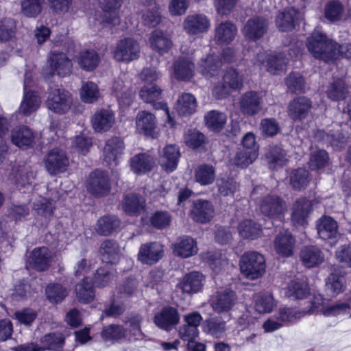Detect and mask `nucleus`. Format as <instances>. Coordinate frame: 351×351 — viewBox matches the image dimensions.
<instances>
[{
	"label": "nucleus",
	"mask_w": 351,
	"mask_h": 351,
	"mask_svg": "<svg viewBox=\"0 0 351 351\" xmlns=\"http://www.w3.org/2000/svg\"><path fill=\"white\" fill-rule=\"evenodd\" d=\"M108 176L104 172L95 171L89 176L87 182L88 191L95 196H104L110 192Z\"/></svg>",
	"instance_id": "15"
},
{
	"label": "nucleus",
	"mask_w": 351,
	"mask_h": 351,
	"mask_svg": "<svg viewBox=\"0 0 351 351\" xmlns=\"http://www.w3.org/2000/svg\"><path fill=\"white\" fill-rule=\"evenodd\" d=\"M324 16L328 21L332 23L347 19L344 7L338 0L329 1L326 4Z\"/></svg>",
	"instance_id": "43"
},
{
	"label": "nucleus",
	"mask_w": 351,
	"mask_h": 351,
	"mask_svg": "<svg viewBox=\"0 0 351 351\" xmlns=\"http://www.w3.org/2000/svg\"><path fill=\"white\" fill-rule=\"evenodd\" d=\"M240 268L248 279H257L265 273V259L257 252H245L241 258Z\"/></svg>",
	"instance_id": "3"
},
{
	"label": "nucleus",
	"mask_w": 351,
	"mask_h": 351,
	"mask_svg": "<svg viewBox=\"0 0 351 351\" xmlns=\"http://www.w3.org/2000/svg\"><path fill=\"white\" fill-rule=\"evenodd\" d=\"M210 23L208 17L202 14L188 15L184 22L183 27L186 33L195 35L208 30Z\"/></svg>",
	"instance_id": "18"
},
{
	"label": "nucleus",
	"mask_w": 351,
	"mask_h": 351,
	"mask_svg": "<svg viewBox=\"0 0 351 351\" xmlns=\"http://www.w3.org/2000/svg\"><path fill=\"white\" fill-rule=\"evenodd\" d=\"M299 12L294 8L285 9L276 16V23L282 32L291 31L299 19Z\"/></svg>",
	"instance_id": "37"
},
{
	"label": "nucleus",
	"mask_w": 351,
	"mask_h": 351,
	"mask_svg": "<svg viewBox=\"0 0 351 351\" xmlns=\"http://www.w3.org/2000/svg\"><path fill=\"white\" fill-rule=\"evenodd\" d=\"M45 163L50 174H58L66 171L69 165V159L64 151L53 149L47 154Z\"/></svg>",
	"instance_id": "16"
},
{
	"label": "nucleus",
	"mask_w": 351,
	"mask_h": 351,
	"mask_svg": "<svg viewBox=\"0 0 351 351\" xmlns=\"http://www.w3.org/2000/svg\"><path fill=\"white\" fill-rule=\"evenodd\" d=\"M326 93L327 97L331 100H343L348 94V86L343 80L338 79L328 86Z\"/></svg>",
	"instance_id": "52"
},
{
	"label": "nucleus",
	"mask_w": 351,
	"mask_h": 351,
	"mask_svg": "<svg viewBox=\"0 0 351 351\" xmlns=\"http://www.w3.org/2000/svg\"><path fill=\"white\" fill-rule=\"evenodd\" d=\"M41 99L37 93L27 90V79L24 81V94L19 111L24 115H30L40 107Z\"/></svg>",
	"instance_id": "29"
},
{
	"label": "nucleus",
	"mask_w": 351,
	"mask_h": 351,
	"mask_svg": "<svg viewBox=\"0 0 351 351\" xmlns=\"http://www.w3.org/2000/svg\"><path fill=\"white\" fill-rule=\"evenodd\" d=\"M302 265L308 268L318 266L323 263L324 255L320 249L314 245L304 247L300 252Z\"/></svg>",
	"instance_id": "36"
},
{
	"label": "nucleus",
	"mask_w": 351,
	"mask_h": 351,
	"mask_svg": "<svg viewBox=\"0 0 351 351\" xmlns=\"http://www.w3.org/2000/svg\"><path fill=\"white\" fill-rule=\"evenodd\" d=\"M350 305L347 302H339L329 306L324 305L321 295H316L311 304V312L322 313L325 316L344 315L349 313Z\"/></svg>",
	"instance_id": "11"
},
{
	"label": "nucleus",
	"mask_w": 351,
	"mask_h": 351,
	"mask_svg": "<svg viewBox=\"0 0 351 351\" xmlns=\"http://www.w3.org/2000/svg\"><path fill=\"white\" fill-rule=\"evenodd\" d=\"M34 132L27 126H18L11 132V140L13 144L21 149H27L34 143Z\"/></svg>",
	"instance_id": "26"
},
{
	"label": "nucleus",
	"mask_w": 351,
	"mask_h": 351,
	"mask_svg": "<svg viewBox=\"0 0 351 351\" xmlns=\"http://www.w3.org/2000/svg\"><path fill=\"white\" fill-rule=\"evenodd\" d=\"M136 129L146 136H152L156 128L155 116L147 111L139 112L136 117Z\"/></svg>",
	"instance_id": "42"
},
{
	"label": "nucleus",
	"mask_w": 351,
	"mask_h": 351,
	"mask_svg": "<svg viewBox=\"0 0 351 351\" xmlns=\"http://www.w3.org/2000/svg\"><path fill=\"white\" fill-rule=\"evenodd\" d=\"M267 28V21L263 18L256 17L248 20L242 31L246 38L255 40L264 35Z\"/></svg>",
	"instance_id": "33"
},
{
	"label": "nucleus",
	"mask_w": 351,
	"mask_h": 351,
	"mask_svg": "<svg viewBox=\"0 0 351 351\" xmlns=\"http://www.w3.org/2000/svg\"><path fill=\"white\" fill-rule=\"evenodd\" d=\"M238 231L242 238L250 240L258 238L262 234L261 226L250 219L241 221L239 224Z\"/></svg>",
	"instance_id": "48"
},
{
	"label": "nucleus",
	"mask_w": 351,
	"mask_h": 351,
	"mask_svg": "<svg viewBox=\"0 0 351 351\" xmlns=\"http://www.w3.org/2000/svg\"><path fill=\"white\" fill-rule=\"evenodd\" d=\"M154 163V157L146 153L135 154L130 160L131 170L138 175L145 174L150 171Z\"/></svg>",
	"instance_id": "34"
},
{
	"label": "nucleus",
	"mask_w": 351,
	"mask_h": 351,
	"mask_svg": "<svg viewBox=\"0 0 351 351\" xmlns=\"http://www.w3.org/2000/svg\"><path fill=\"white\" fill-rule=\"evenodd\" d=\"M206 126L213 131H220L226 123V115L217 110H211L204 117Z\"/></svg>",
	"instance_id": "55"
},
{
	"label": "nucleus",
	"mask_w": 351,
	"mask_h": 351,
	"mask_svg": "<svg viewBox=\"0 0 351 351\" xmlns=\"http://www.w3.org/2000/svg\"><path fill=\"white\" fill-rule=\"evenodd\" d=\"M205 136L195 129L188 130L184 136L185 144L193 149L201 147L205 143Z\"/></svg>",
	"instance_id": "64"
},
{
	"label": "nucleus",
	"mask_w": 351,
	"mask_h": 351,
	"mask_svg": "<svg viewBox=\"0 0 351 351\" xmlns=\"http://www.w3.org/2000/svg\"><path fill=\"white\" fill-rule=\"evenodd\" d=\"M254 308L260 314L271 313L276 306L277 302L269 292H261L254 296Z\"/></svg>",
	"instance_id": "38"
},
{
	"label": "nucleus",
	"mask_w": 351,
	"mask_h": 351,
	"mask_svg": "<svg viewBox=\"0 0 351 351\" xmlns=\"http://www.w3.org/2000/svg\"><path fill=\"white\" fill-rule=\"evenodd\" d=\"M197 108V100L190 93H183L178 99L176 110L179 114L182 116L190 115L194 113Z\"/></svg>",
	"instance_id": "45"
},
{
	"label": "nucleus",
	"mask_w": 351,
	"mask_h": 351,
	"mask_svg": "<svg viewBox=\"0 0 351 351\" xmlns=\"http://www.w3.org/2000/svg\"><path fill=\"white\" fill-rule=\"evenodd\" d=\"M286 156L285 151L281 147L278 146L271 147L266 154L269 167L274 169L282 167L287 160Z\"/></svg>",
	"instance_id": "58"
},
{
	"label": "nucleus",
	"mask_w": 351,
	"mask_h": 351,
	"mask_svg": "<svg viewBox=\"0 0 351 351\" xmlns=\"http://www.w3.org/2000/svg\"><path fill=\"white\" fill-rule=\"evenodd\" d=\"M100 8L104 12L100 23L106 27L112 28L120 23L119 10L123 0H98Z\"/></svg>",
	"instance_id": "8"
},
{
	"label": "nucleus",
	"mask_w": 351,
	"mask_h": 351,
	"mask_svg": "<svg viewBox=\"0 0 351 351\" xmlns=\"http://www.w3.org/2000/svg\"><path fill=\"white\" fill-rule=\"evenodd\" d=\"M120 224L119 220L115 216H104L97 221V231L104 236L111 234L117 230Z\"/></svg>",
	"instance_id": "56"
},
{
	"label": "nucleus",
	"mask_w": 351,
	"mask_h": 351,
	"mask_svg": "<svg viewBox=\"0 0 351 351\" xmlns=\"http://www.w3.org/2000/svg\"><path fill=\"white\" fill-rule=\"evenodd\" d=\"M114 121V114L110 110H99L91 119L93 128L97 132L108 131L113 126Z\"/></svg>",
	"instance_id": "28"
},
{
	"label": "nucleus",
	"mask_w": 351,
	"mask_h": 351,
	"mask_svg": "<svg viewBox=\"0 0 351 351\" xmlns=\"http://www.w3.org/2000/svg\"><path fill=\"white\" fill-rule=\"evenodd\" d=\"M326 285L327 289L337 295L343 292L346 288L345 277L342 274L333 272L328 276Z\"/></svg>",
	"instance_id": "61"
},
{
	"label": "nucleus",
	"mask_w": 351,
	"mask_h": 351,
	"mask_svg": "<svg viewBox=\"0 0 351 351\" xmlns=\"http://www.w3.org/2000/svg\"><path fill=\"white\" fill-rule=\"evenodd\" d=\"M337 129L329 134H325L324 131L317 132V137L322 136L323 141H328L331 145L337 149L341 148L347 142L349 135L351 134V128L348 123L336 124Z\"/></svg>",
	"instance_id": "13"
},
{
	"label": "nucleus",
	"mask_w": 351,
	"mask_h": 351,
	"mask_svg": "<svg viewBox=\"0 0 351 351\" xmlns=\"http://www.w3.org/2000/svg\"><path fill=\"white\" fill-rule=\"evenodd\" d=\"M317 234L323 240L335 238L338 233L337 222L332 217L324 215L316 222Z\"/></svg>",
	"instance_id": "32"
},
{
	"label": "nucleus",
	"mask_w": 351,
	"mask_h": 351,
	"mask_svg": "<svg viewBox=\"0 0 351 351\" xmlns=\"http://www.w3.org/2000/svg\"><path fill=\"white\" fill-rule=\"evenodd\" d=\"M180 319L178 311L173 307H165L154 316L155 324L160 328L169 330Z\"/></svg>",
	"instance_id": "24"
},
{
	"label": "nucleus",
	"mask_w": 351,
	"mask_h": 351,
	"mask_svg": "<svg viewBox=\"0 0 351 351\" xmlns=\"http://www.w3.org/2000/svg\"><path fill=\"white\" fill-rule=\"evenodd\" d=\"M214 212V207L209 201L198 199L193 203L191 215L194 221L204 223L213 218Z\"/></svg>",
	"instance_id": "23"
},
{
	"label": "nucleus",
	"mask_w": 351,
	"mask_h": 351,
	"mask_svg": "<svg viewBox=\"0 0 351 351\" xmlns=\"http://www.w3.org/2000/svg\"><path fill=\"white\" fill-rule=\"evenodd\" d=\"M237 34L235 25L229 21H222L215 27L214 39L218 45H228L232 43Z\"/></svg>",
	"instance_id": "21"
},
{
	"label": "nucleus",
	"mask_w": 351,
	"mask_h": 351,
	"mask_svg": "<svg viewBox=\"0 0 351 351\" xmlns=\"http://www.w3.org/2000/svg\"><path fill=\"white\" fill-rule=\"evenodd\" d=\"M311 107L312 102L307 97H296L289 104L288 115L293 121H301L307 117Z\"/></svg>",
	"instance_id": "20"
},
{
	"label": "nucleus",
	"mask_w": 351,
	"mask_h": 351,
	"mask_svg": "<svg viewBox=\"0 0 351 351\" xmlns=\"http://www.w3.org/2000/svg\"><path fill=\"white\" fill-rule=\"evenodd\" d=\"M306 47L316 59L330 62L337 59V43L318 30L314 31L307 38Z\"/></svg>",
	"instance_id": "1"
},
{
	"label": "nucleus",
	"mask_w": 351,
	"mask_h": 351,
	"mask_svg": "<svg viewBox=\"0 0 351 351\" xmlns=\"http://www.w3.org/2000/svg\"><path fill=\"white\" fill-rule=\"evenodd\" d=\"M257 156L258 153L253 150L247 152L245 149L239 148L234 156L231 158V162L234 165L243 168L252 164Z\"/></svg>",
	"instance_id": "60"
},
{
	"label": "nucleus",
	"mask_w": 351,
	"mask_h": 351,
	"mask_svg": "<svg viewBox=\"0 0 351 351\" xmlns=\"http://www.w3.org/2000/svg\"><path fill=\"white\" fill-rule=\"evenodd\" d=\"M149 42L152 48L160 54L167 52L171 47V41L169 36L159 29H156L152 33Z\"/></svg>",
	"instance_id": "44"
},
{
	"label": "nucleus",
	"mask_w": 351,
	"mask_h": 351,
	"mask_svg": "<svg viewBox=\"0 0 351 351\" xmlns=\"http://www.w3.org/2000/svg\"><path fill=\"white\" fill-rule=\"evenodd\" d=\"M236 293L231 290H225L219 292L211 300V306L213 310L217 313H223L229 311L237 301Z\"/></svg>",
	"instance_id": "22"
},
{
	"label": "nucleus",
	"mask_w": 351,
	"mask_h": 351,
	"mask_svg": "<svg viewBox=\"0 0 351 351\" xmlns=\"http://www.w3.org/2000/svg\"><path fill=\"white\" fill-rule=\"evenodd\" d=\"M328 153L324 149L313 151L310 156L308 165L311 169L317 170L324 168L328 162Z\"/></svg>",
	"instance_id": "63"
},
{
	"label": "nucleus",
	"mask_w": 351,
	"mask_h": 351,
	"mask_svg": "<svg viewBox=\"0 0 351 351\" xmlns=\"http://www.w3.org/2000/svg\"><path fill=\"white\" fill-rule=\"evenodd\" d=\"M194 71V64L184 57L179 58L173 64V75L178 80H189L193 77Z\"/></svg>",
	"instance_id": "40"
},
{
	"label": "nucleus",
	"mask_w": 351,
	"mask_h": 351,
	"mask_svg": "<svg viewBox=\"0 0 351 351\" xmlns=\"http://www.w3.org/2000/svg\"><path fill=\"white\" fill-rule=\"evenodd\" d=\"M99 253L101 260L106 265L116 263L120 256L121 250L118 244L112 240H106L101 245Z\"/></svg>",
	"instance_id": "41"
},
{
	"label": "nucleus",
	"mask_w": 351,
	"mask_h": 351,
	"mask_svg": "<svg viewBox=\"0 0 351 351\" xmlns=\"http://www.w3.org/2000/svg\"><path fill=\"white\" fill-rule=\"evenodd\" d=\"M73 99L71 93L64 89L54 88L48 92L47 108L56 114H65L71 108Z\"/></svg>",
	"instance_id": "5"
},
{
	"label": "nucleus",
	"mask_w": 351,
	"mask_h": 351,
	"mask_svg": "<svg viewBox=\"0 0 351 351\" xmlns=\"http://www.w3.org/2000/svg\"><path fill=\"white\" fill-rule=\"evenodd\" d=\"M93 287L94 285L88 281V278H85L82 282L77 285L76 295L80 302L88 303L94 299Z\"/></svg>",
	"instance_id": "59"
},
{
	"label": "nucleus",
	"mask_w": 351,
	"mask_h": 351,
	"mask_svg": "<svg viewBox=\"0 0 351 351\" xmlns=\"http://www.w3.org/2000/svg\"><path fill=\"white\" fill-rule=\"evenodd\" d=\"M48 65L50 75L64 77L71 72V61L64 53L51 52L48 58Z\"/></svg>",
	"instance_id": "12"
},
{
	"label": "nucleus",
	"mask_w": 351,
	"mask_h": 351,
	"mask_svg": "<svg viewBox=\"0 0 351 351\" xmlns=\"http://www.w3.org/2000/svg\"><path fill=\"white\" fill-rule=\"evenodd\" d=\"M196 241L191 237L179 238L173 244V254L182 258H189L197 253Z\"/></svg>",
	"instance_id": "35"
},
{
	"label": "nucleus",
	"mask_w": 351,
	"mask_h": 351,
	"mask_svg": "<svg viewBox=\"0 0 351 351\" xmlns=\"http://www.w3.org/2000/svg\"><path fill=\"white\" fill-rule=\"evenodd\" d=\"M51 259V254L47 247H36L31 252L28 264L38 271H43L49 266Z\"/></svg>",
	"instance_id": "30"
},
{
	"label": "nucleus",
	"mask_w": 351,
	"mask_h": 351,
	"mask_svg": "<svg viewBox=\"0 0 351 351\" xmlns=\"http://www.w3.org/2000/svg\"><path fill=\"white\" fill-rule=\"evenodd\" d=\"M205 278L198 271L186 274L178 286L186 293L193 294L200 291L204 285Z\"/></svg>",
	"instance_id": "25"
},
{
	"label": "nucleus",
	"mask_w": 351,
	"mask_h": 351,
	"mask_svg": "<svg viewBox=\"0 0 351 351\" xmlns=\"http://www.w3.org/2000/svg\"><path fill=\"white\" fill-rule=\"evenodd\" d=\"M311 210V203L306 198H299L293 206L291 219L293 223L304 225Z\"/></svg>",
	"instance_id": "39"
},
{
	"label": "nucleus",
	"mask_w": 351,
	"mask_h": 351,
	"mask_svg": "<svg viewBox=\"0 0 351 351\" xmlns=\"http://www.w3.org/2000/svg\"><path fill=\"white\" fill-rule=\"evenodd\" d=\"M164 254V245L160 242L145 243L139 247L137 260L143 265L152 266L159 262Z\"/></svg>",
	"instance_id": "6"
},
{
	"label": "nucleus",
	"mask_w": 351,
	"mask_h": 351,
	"mask_svg": "<svg viewBox=\"0 0 351 351\" xmlns=\"http://www.w3.org/2000/svg\"><path fill=\"white\" fill-rule=\"evenodd\" d=\"M126 330L121 325L110 324L103 328L101 337L106 343H114L124 338Z\"/></svg>",
	"instance_id": "46"
},
{
	"label": "nucleus",
	"mask_w": 351,
	"mask_h": 351,
	"mask_svg": "<svg viewBox=\"0 0 351 351\" xmlns=\"http://www.w3.org/2000/svg\"><path fill=\"white\" fill-rule=\"evenodd\" d=\"M80 93L82 101L87 104H93L99 97L98 86L93 82H84Z\"/></svg>",
	"instance_id": "57"
},
{
	"label": "nucleus",
	"mask_w": 351,
	"mask_h": 351,
	"mask_svg": "<svg viewBox=\"0 0 351 351\" xmlns=\"http://www.w3.org/2000/svg\"><path fill=\"white\" fill-rule=\"evenodd\" d=\"M114 270L111 265L99 268L93 277V285L95 287L108 286L114 279Z\"/></svg>",
	"instance_id": "51"
},
{
	"label": "nucleus",
	"mask_w": 351,
	"mask_h": 351,
	"mask_svg": "<svg viewBox=\"0 0 351 351\" xmlns=\"http://www.w3.org/2000/svg\"><path fill=\"white\" fill-rule=\"evenodd\" d=\"M65 339L61 332L43 335L39 342H29L17 346L16 351H63Z\"/></svg>",
	"instance_id": "2"
},
{
	"label": "nucleus",
	"mask_w": 351,
	"mask_h": 351,
	"mask_svg": "<svg viewBox=\"0 0 351 351\" xmlns=\"http://www.w3.org/2000/svg\"><path fill=\"white\" fill-rule=\"evenodd\" d=\"M221 66V61L213 54H208L202 57L197 64V71L206 78H210L216 76Z\"/></svg>",
	"instance_id": "31"
},
{
	"label": "nucleus",
	"mask_w": 351,
	"mask_h": 351,
	"mask_svg": "<svg viewBox=\"0 0 351 351\" xmlns=\"http://www.w3.org/2000/svg\"><path fill=\"white\" fill-rule=\"evenodd\" d=\"M263 99L260 93L248 91L240 99V110L245 115L253 116L259 113L262 109Z\"/></svg>",
	"instance_id": "17"
},
{
	"label": "nucleus",
	"mask_w": 351,
	"mask_h": 351,
	"mask_svg": "<svg viewBox=\"0 0 351 351\" xmlns=\"http://www.w3.org/2000/svg\"><path fill=\"white\" fill-rule=\"evenodd\" d=\"M310 310L311 308L308 310L300 311L285 306L279 308L276 316L277 319H279L282 324H284L286 322H295L306 314H313V313L311 312Z\"/></svg>",
	"instance_id": "54"
},
{
	"label": "nucleus",
	"mask_w": 351,
	"mask_h": 351,
	"mask_svg": "<svg viewBox=\"0 0 351 351\" xmlns=\"http://www.w3.org/2000/svg\"><path fill=\"white\" fill-rule=\"evenodd\" d=\"M124 149L125 145L121 138H110L106 141L104 148V162L111 168L116 167Z\"/></svg>",
	"instance_id": "10"
},
{
	"label": "nucleus",
	"mask_w": 351,
	"mask_h": 351,
	"mask_svg": "<svg viewBox=\"0 0 351 351\" xmlns=\"http://www.w3.org/2000/svg\"><path fill=\"white\" fill-rule=\"evenodd\" d=\"M145 208V199L136 195H127L123 203V210L130 215H138Z\"/></svg>",
	"instance_id": "50"
},
{
	"label": "nucleus",
	"mask_w": 351,
	"mask_h": 351,
	"mask_svg": "<svg viewBox=\"0 0 351 351\" xmlns=\"http://www.w3.org/2000/svg\"><path fill=\"white\" fill-rule=\"evenodd\" d=\"M113 56L119 62H130L136 60L140 56L139 44L133 38L122 39L117 43Z\"/></svg>",
	"instance_id": "7"
},
{
	"label": "nucleus",
	"mask_w": 351,
	"mask_h": 351,
	"mask_svg": "<svg viewBox=\"0 0 351 351\" xmlns=\"http://www.w3.org/2000/svg\"><path fill=\"white\" fill-rule=\"evenodd\" d=\"M215 180V168L210 165H201L195 171V180L202 186L212 184Z\"/></svg>",
	"instance_id": "53"
},
{
	"label": "nucleus",
	"mask_w": 351,
	"mask_h": 351,
	"mask_svg": "<svg viewBox=\"0 0 351 351\" xmlns=\"http://www.w3.org/2000/svg\"><path fill=\"white\" fill-rule=\"evenodd\" d=\"M285 295L292 299L300 300L305 298L309 294L308 285L300 280H292L285 289Z\"/></svg>",
	"instance_id": "49"
},
{
	"label": "nucleus",
	"mask_w": 351,
	"mask_h": 351,
	"mask_svg": "<svg viewBox=\"0 0 351 351\" xmlns=\"http://www.w3.org/2000/svg\"><path fill=\"white\" fill-rule=\"evenodd\" d=\"M287 61L288 58L282 53L276 54L262 50L256 53L254 64L270 73L277 74L286 69Z\"/></svg>",
	"instance_id": "4"
},
{
	"label": "nucleus",
	"mask_w": 351,
	"mask_h": 351,
	"mask_svg": "<svg viewBox=\"0 0 351 351\" xmlns=\"http://www.w3.org/2000/svg\"><path fill=\"white\" fill-rule=\"evenodd\" d=\"M112 91L121 107L129 106L132 103L135 95V88L126 79L125 74L115 80L112 86Z\"/></svg>",
	"instance_id": "9"
},
{
	"label": "nucleus",
	"mask_w": 351,
	"mask_h": 351,
	"mask_svg": "<svg viewBox=\"0 0 351 351\" xmlns=\"http://www.w3.org/2000/svg\"><path fill=\"white\" fill-rule=\"evenodd\" d=\"M180 156L179 147L176 145H169L162 150L159 158L160 165L167 172H172L177 168Z\"/></svg>",
	"instance_id": "27"
},
{
	"label": "nucleus",
	"mask_w": 351,
	"mask_h": 351,
	"mask_svg": "<svg viewBox=\"0 0 351 351\" xmlns=\"http://www.w3.org/2000/svg\"><path fill=\"white\" fill-rule=\"evenodd\" d=\"M77 60L80 68L88 71L95 69L99 62L98 54L93 49L81 51L77 57Z\"/></svg>",
	"instance_id": "47"
},
{
	"label": "nucleus",
	"mask_w": 351,
	"mask_h": 351,
	"mask_svg": "<svg viewBox=\"0 0 351 351\" xmlns=\"http://www.w3.org/2000/svg\"><path fill=\"white\" fill-rule=\"evenodd\" d=\"M259 208L263 215L272 219H279L286 210L285 202L276 195H267L263 198Z\"/></svg>",
	"instance_id": "14"
},
{
	"label": "nucleus",
	"mask_w": 351,
	"mask_h": 351,
	"mask_svg": "<svg viewBox=\"0 0 351 351\" xmlns=\"http://www.w3.org/2000/svg\"><path fill=\"white\" fill-rule=\"evenodd\" d=\"M276 253L282 257H290L294 253L295 239L287 230L280 232L274 241Z\"/></svg>",
	"instance_id": "19"
},
{
	"label": "nucleus",
	"mask_w": 351,
	"mask_h": 351,
	"mask_svg": "<svg viewBox=\"0 0 351 351\" xmlns=\"http://www.w3.org/2000/svg\"><path fill=\"white\" fill-rule=\"evenodd\" d=\"M308 176V171L302 168L293 171L290 176V183L293 188L300 190L306 187L309 182Z\"/></svg>",
	"instance_id": "62"
}]
</instances>
